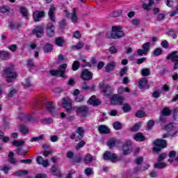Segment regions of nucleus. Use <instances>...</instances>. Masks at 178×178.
<instances>
[{
  "label": "nucleus",
  "mask_w": 178,
  "mask_h": 178,
  "mask_svg": "<svg viewBox=\"0 0 178 178\" xmlns=\"http://www.w3.org/2000/svg\"><path fill=\"white\" fill-rule=\"evenodd\" d=\"M106 38H113V40H118V38H122L124 37V32L120 26H113L112 31L108 32L106 35Z\"/></svg>",
  "instance_id": "1"
},
{
  "label": "nucleus",
  "mask_w": 178,
  "mask_h": 178,
  "mask_svg": "<svg viewBox=\"0 0 178 178\" xmlns=\"http://www.w3.org/2000/svg\"><path fill=\"white\" fill-rule=\"evenodd\" d=\"M13 67H15V65H10L8 67L4 70V76L7 83H12V81L17 77V74L13 71Z\"/></svg>",
  "instance_id": "2"
},
{
  "label": "nucleus",
  "mask_w": 178,
  "mask_h": 178,
  "mask_svg": "<svg viewBox=\"0 0 178 178\" xmlns=\"http://www.w3.org/2000/svg\"><path fill=\"white\" fill-rule=\"evenodd\" d=\"M66 67H67V64H62L58 67V70H52L50 71V74L56 77H63V79H66V75L65 72H66Z\"/></svg>",
  "instance_id": "3"
},
{
  "label": "nucleus",
  "mask_w": 178,
  "mask_h": 178,
  "mask_svg": "<svg viewBox=\"0 0 178 178\" xmlns=\"http://www.w3.org/2000/svg\"><path fill=\"white\" fill-rule=\"evenodd\" d=\"M154 147H153V151L154 152H159L162 149V148H166L168 145L166 143V140L157 139L154 143Z\"/></svg>",
  "instance_id": "4"
},
{
  "label": "nucleus",
  "mask_w": 178,
  "mask_h": 178,
  "mask_svg": "<svg viewBox=\"0 0 178 178\" xmlns=\"http://www.w3.org/2000/svg\"><path fill=\"white\" fill-rule=\"evenodd\" d=\"M103 159L105 161H111V162H118V161H119V157H118V155L115 154L106 152L103 155Z\"/></svg>",
  "instance_id": "5"
},
{
  "label": "nucleus",
  "mask_w": 178,
  "mask_h": 178,
  "mask_svg": "<svg viewBox=\"0 0 178 178\" xmlns=\"http://www.w3.org/2000/svg\"><path fill=\"white\" fill-rule=\"evenodd\" d=\"M63 106L65 108L67 113H70L73 108H72V100L69 97H65L63 99Z\"/></svg>",
  "instance_id": "6"
},
{
  "label": "nucleus",
  "mask_w": 178,
  "mask_h": 178,
  "mask_svg": "<svg viewBox=\"0 0 178 178\" xmlns=\"http://www.w3.org/2000/svg\"><path fill=\"white\" fill-rule=\"evenodd\" d=\"M165 158H166V154L165 153L161 154L158 159L159 163L154 164V168H156V169H163V168H166L167 166L166 164L165 163L161 162Z\"/></svg>",
  "instance_id": "7"
},
{
  "label": "nucleus",
  "mask_w": 178,
  "mask_h": 178,
  "mask_svg": "<svg viewBox=\"0 0 178 178\" xmlns=\"http://www.w3.org/2000/svg\"><path fill=\"white\" fill-rule=\"evenodd\" d=\"M101 87L102 92L106 97H109L112 94V91H113V88L108 84L102 83Z\"/></svg>",
  "instance_id": "8"
},
{
  "label": "nucleus",
  "mask_w": 178,
  "mask_h": 178,
  "mask_svg": "<svg viewBox=\"0 0 178 178\" xmlns=\"http://www.w3.org/2000/svg\"><path fill=\"white\" fill-rule=\"evenodd\" d=\"M124 98L118 95H113L111 99V105H123Z\"/></svg>",
  "instance_id": "9"
},
{
  "label": "nucleus",
  "mask_w": 178,
  "mask_h": 178,
  "mask_svg": "<svg viewBox=\"0 0 178 178\" xmlns=\"http://www.w3.org/2000/svg\"><path fill=\"white\" fill-rule=\"evenodd\" d=\"M92 72H90V70L87 69H84L82 70L81 74V79L83 80L90 81L92 80Z\"/></svg>",
  "instance_id": "10"
},
{
  "label": "nucleus",
  "mask_w": 178,
  "mask_h": 178,
  "mask_svg": "<svg viewBox=\"0 0 178 178\" xmlns=\"http://www.w3.org/2000/svg\"><path fill=\"white\" fill-rule=\"evenodd\" d=\"M55 10H56V7H55V5L51 4L50 6L49 12H48V16L51 22L55 23L56 22V17L55 16Z\"/></svg>",
  "instance_id": "11"
},
{
  "label": "nucleus",
  "mask_w": 178,
  "mask_h": 178,
  "mask_svg": "<svg viewBox=\"0 0 178 178\" xmlns=\"http://www.w3.org/2000/svg\"><path fill=\"white\" fill-rule=\"evenodd\" d=\"M33 34H35L38 38H41V37L44 35V26L40 25V26H36L33 29Z\"/></svg>",
  "instance_id": "12"
},
{
  "label": "nucleus",
  "mask_w": 178,
  "mask_h": 178,
  "mask_svg": "<svg viewBox=\"0 0 178 178\" xmlns=\"http://www.w3.org/2000/svg\"><path fill=\"white\" fill-rule=\"evenodd\" d=\"M47 34L48 37H54L55 35V27L52 22H49L47 26Z\"/></svg>",
  "instance_id": "13"
},
{
  "label": "nucleus",
  "mask_w": 178,
  "mask_h": 178,
  "mask_svg": "<svg viewBox=\"0 0 178 178\" xmlns=\"http://www.w3.org/2000/svg\"><path fill=\"white\" fill-rule=\"evenodd\" d=\"M46 108L47 109V111H49L51 115H52V116H54L56 110L55 109V106L54 105V104H52V102H47L46 103Z\"/></svg>",
  "instance_id": "14"
},
{
  "label": "nucleus",
  "mask_w": 178,
  "mask_h": 178,
  "mask_svg": "<svg viewBox=\"0 0 178 178\" xmlns=\"http://www.w3.org/2000/svg\"><path fill=\"white\" fill-rule=\"evenodd\" d=\"M34 22H40L42 17H44V12L36 10L33 14Z\"/></svg>",
  "instance_id": "15"
},
{
  "label": "nucleus",
  "mask_w": 178,
  "mask_h": 178,
  "mask_svg": "<svg viewBox=\"0 0 178 178\" xmlns=\"http://www.w3.org/2000/svg\"><path fill=\"white\" fill-rule=\"evenodd\" d=\"M123 152L124 155H127V154H130V151H131V142L127 141L123 146Z\"/></svg>",
  "instance_id": "16"
},
{
  "label": "nucleus",
  "mask_w": 178,
  "mask_h": 178,
  "mask_svg": "<svg viewBox=\"0 0 178 178\" xmlns=\"http://www.w3.org/2000/svg\"><path fill=\"white\" fill-rule=\"evenodd\" d=\"M36 161L38 165H42L44 168L49 166V163H48V161L44 160V158H42L41 156H38Z\"/></svg>",
  "instance_id": "17"
},
{
  "label": "nucleus",
  "mask_w": 178,
  "mask_h": 178,
  "mask_svg": "<svg viewBox=\"0 0 178 178\" xmlns=\"http://www.w3.org/2000/svg\"><path fill=\"white\" fill-rule=\"evenodd\" d=\"M88 103L90 104V105H93V106H95L97 105H99V104H101V101L97 99L95 96H92L88 101Z\"/></svg>",
  "instance_id": "18"
},
{
  "label": "nucleus",
  "mask_w": 178,
  "mask_h": 178,
  "mask_svg": "<svg viewBox=\"0 0 178 178\" xmlns=\"http://www.w3.org/2000/svg\"><path fill=\"white\" fill-rule=\"evenodd\" d=\"M165 129L167 131H175V134L178 133V127L175 126L173 123L168 124Z\"/></svg>",
  "instance_id": "19"
},
{
  "label": "nucleus",
  "mask_w": 178,
  "mask_h": 178,
  "mask_svg": "<svg viewBox=\"0 0 178 178\" xmlns=\"http://www.w3.org/2000/svg\"><path fill=\"white\" fill-rule=\"evenodd\" d=\"M167 59H170L172 62H177L178 61L177 51H174L171 54H169L167 57Z\"/></svg>",
  "instance_id": "20"
},
{
  "label": "nucleus",
  "mask_w": 178,
  "mask_h": 178,
  "mask_svg": "<svg viewBox=\"0 0 178 178\" xmlns=\"http://www.w3.org/2000/svg\"><path fill=\"white\" fill-rule=\"evenodd\" d=\"M76 133L79 136H76V141H79V140H81L84 136V129L83 127H79L76 129Z\"/></svg>",
  "instance_id": "21"
},
{
  "label": "nucleus",
  "mask_w": 178,
  "mask_h": 178,
  "mask_svg": "<svg viewBox=\"0 0 178 178\" xmlns=\"http://www.w3.org/2000/svg\"><path fill=\"white\" fill-rule=\"evenodd\" d=\"M70 15L72 23H77V21L79 20V16L77 15V11H76V8H73Z\"/></svg>",
  "instance_id": "22"
},
{
  "label": "nucleus",
  "mask_w": 178,
  "mask_h": 178,
  "mask_svg": "<svg viewBox=\"0 0 178 178\" xmlns=\"http://www.w3.org/2000/svg\"><path fill=\"white\" fill-rule=\"evenodd\" d=\"M8 162L12 163V165H16V163H17V160L15 159V153H13V152H10L8 154Z\"/></svg>",
  "instance_id": "23"
},
{
  "label": "nucleus",
  "mask_w": 178,
  "mask_h": 178,
  "mask_svg": "<svg viewBox=\"0 0 178 178\" xmlns=\"http://www.w3.org/2000/svg\"><path fill=\"white\" fill-rule=\"evenodd\" d=\"M98 131L102 134H109V131H110L109 128H108V127L105 125L99 126L98 128Z\"/></svg>",
  "instance_id": "24"
},
{
  "label": "nucleus",
  "mask_w": 178,
  "mask_h": 178,
  "mask_svg": "<svg viewBox=\"0 0 178 178\" xmlns=\"http://www.w3.org/2000/svg\"><path fill=\"white\" fill-rule=\"evenodd\" d=\"M147 83H148V81L147 80V78L140 79L139 82H138L139 88L143 89V88L147 87Z\"/></svg>",
  "instance_id": "25"
},
{
  "label": "nucleus",
  "mask_w": 178,
  "mask_h": 178,
  "mask_svg": "<svg viewBox=\"0 0 178 178\" xmlns=\"http://www.w3.org/2000/svg\"><path fill=\"white\" fill-rule=\"evenodd\" d=\"M10 58V54H9L8 51H0V58L3 59L4 60H8Z\"/></svg>",
  "instance_id": "26"
},
{
  "label": "nucleus",
  "mask_w": 178,
  "mask_h": 178,
  "mask_svg": "<svg viewBox=\"0 0 178 178\" xmlns=\"http://www.w3.org/2000/svg\"><path fill=\"white\" fill-rule=\"evenodd\" d=\"M88 112V107L86 106H82L77 107L76 113H87Z\"/></svg>",
  "instance_id": "27"
},
{
  "label": "nucleus",
  "mask_w": 178,
  "mask_h": 178,
  "mask_svg": "<svg viewBox=\"0 0 178 178\" xmlns=\"http://www.w3.org/2000/svg\"><path fill=\"white\" fill-rule=\"evenodd\" d=\"M134 139L136 141H144L145 140V137H144V135L141 133H137L134 135Z\"/></svg>",
  "instance_id": "28"
},
{
  "label": "nucleus",
  "mask_w": 178,
  "mask_h": 178,
  "mask_svg": "<svg viewBox=\"0 0 178 178\" xmlns=\"http://www.w3.org/2000/svg\"><path fill=\"white\" fill-rule=\"evenodd\" d=\"M29 175V171L26 170H19L15 172V176L18 177H22V176H27Z\"/></svg>",
  "instance_id": "29"
},
{
  "label": "nucleus",
  "mask_w": 178,
  "mask_h": 178,
  "mask_svg": "<svg viewBox=\"0 0 178 178\" xmlns=\"http://www.w3.org/2000/svg\"><path fill=\"white\" fill-rule=\"evenodd\" d=\"M115 66H116V63L115 62L109 63L106 67V72H112V70L115 69Z\"/></svg>",
  "instance_id": "30"
},
{
  "label": "nucleus",
  "mask_w": 178,
  "mask_h": 178,
  "mask_svg": "<svg viewBox=\"0 0 178 178\" xmlns=\"http://www.w3.org/2000/svg\"><path fill=\"white\" fill-rule=\"evenodd\" d=\"M44 138H45V135L42 134L38 137H33V138H31L30 142L35 143L36 141H42V140H44Z\"/></svg>",
  "instance_id": "31"
},
{
  "label": "nucleus",
  "mask_w": 178,
  "mask_h": 178,
  "mask_svg": "<svg viewBox=\"0 0 178 178\" xmlns=\"http://www.w3.org/2000/svg\"><path fill=\"white\" fill-rule=\"evenodd\" d=\"M29 129L26 125H19V131L22 134H27Z\"/></svg>",
  "instance_id": "32"
},
{
  "label": "nucleus",
  "mask_w": 178,
  "mask_h": 178,
  "mask_svg": "<svg viewBox=\"0 0 178 178\" xmlns=\"http://www.w3.org/2000/svg\"><path fill=\"white\" fill-rule=\"evenodd\" d=\"M24 140H14L13 145H14L15 147H18V148H22V147L24 145Z\"/></svg>",
  "instance_id": "33"
},
{
  "label": "nucleus",
  "mask_w": 178,
  "mask_h": 178,
  "mask_svg": "<svg viewBox=\"0 0 178 178\" xmlns=\"http://www.w3.org/2000/svg\"><path fill=\"white\" fill-rule=\"evenodd\" d=\"M42 124H52L54 123V120L52 118H44L40 120Z\"/></svg>",
  "instance_id": "34"
},
{
  "label": "nucleus",
  "mask_w": 178,
  "mask_h": 178,
  "mask_svg": "<svg viewBox=\"0 0 178 178\" xmlns=\"http://www.w3.org/2000/svg\"><path fill=\"white\" fill-rule=\"evenodd\" d=\"M118 143V140L115 139H111L107 142V145L109 147V148H113L115 145H116V143Z\"/></svg>",
  "instance_id": "35"
},
{
  "label": "nucleus",
  "mask_w": 178,
  "mask_h": 178,
  "mask_svg": "<svg viewBox=\"0 0 178 178\" xmlns=\"http://www.w3.org/2000/svg\"><path fill=\"white\" fill-rule=\"evenodd\" d=\"M52 44H47L44 48L43 51L45 54H48V52H52Z\"/></svg>",
  "instance_id": "36"
},
{
  "label": "nucleus",
  "mask_w": 178,
  "mask_h": 178,
  "mask_svg": "<svg viewBox=\"0 0 178 178\" xmlns=\"http://www.w3.org/2000/svg\"><path fill=\"white\" fill-rule=\"evenodd\" d=\"M141 74L145 77H147V76H149V74H151V70L148 68H143L141 70Z\"/></svg>",
  "instance_id": "37"
},
{
  "label": "nucleus",
  "mask_w": 178,
  "mask_h": 178,
  "mask_svg": "<svg viewBox=\"0 0 178 178\" xmlns=\"http://www.w3.org/2000/svg\"><path fill=\"white\" fill-rule=\"evenodd\" d=\"M84 161L86 163H90V162L94 161V156H92L91 154H87L85 156Z\"/></svg>",
  "instance_id": "38"
},
{
  "label": "nucleus",
  "mask_w": 178,
  "mask_h": 178,
  "mask_svg": "<svg viewBox=\"0 0 178 178\" xmlns=\"http://www.w3.org/2000/svg\"><path fill=\"white\" fill-rule=\"evenodd\" d=\"M150 46H151V43L149 42H146L143 44L142 48L144 51H146V54H148V52L149 51Z\"/></svg>",
  "instance_id": "39"
},
{
  "label": "nucleus",
  "mask_w": 178,
  "mask_h": 178,
  "mask_svg": "<svg viewBox=\"0 0 178 178\" xmlns=\"http://www.w3.org/2000/svg\"><path fill=\"white\" fill-rule=\"evenodd\" d=\"M28 152H29L28 151L23 152V150H22V147H18L17 149V154L20 156H25V155H27Z\"/></svg>",
  "instance_id": "40"
},
{
  "label": "nucleus",
  "mask_w": 178,
  "mask_h": 178,
  "mask_svg": "<svg viewBox=\"0 0 178 178\" xmlns=\"http://www.w3.org/2000/svg\"><path fill=\"white\" fill-rule=\"evenodd\" d=\"M79 67H80V63L77 60L74 61L72 67V70L76 72V70H79Z\"/></svg>",
  "instance_id": "41"
},
{
  "label": "nucleus",
  "mask_w": 178,
  "mask_h": 178,
  "mask_svg": "<svg viewBox=\"0 0 178 178\" xmlns=\"http://www.w3.org/2000/svg\"><path fill=\"white\" fill-rule=\"evenodd\" d=\"M161 115H163V116H169V115H170V110L169 109V108H164L161 111Z\"/></svg>",
  "instance_id": "42"
},
{
  "label": "nucleus",
  "mask_w": 178,
  "mask_h": 178,
  "mask_svg": "<svg viewBox=\"0 0 178 178\" xmlns=\"http://www.w3.org/2000/svg\"><path fill=\"white\" fill-rule=\"evenodd\" d=\"M84 47V43L83 42H78L76 45L72 46L73 49H81Z\"/></svg>",
  "instance_id": "43"
},
{
  "label": "nucleus",
  "mask_w": 178,
  "mask_h": 178,
  "mask_svg": "<svg viewBox=\"0 0 178 178\" xmlns=\"http://www.w3.org/2000/svg\"><path fill=\"white\" fill-rule=\"evenodd\" d=\"M153 54L154 56H159V55H162V49L161 48L155 49Z\"/></svg>",
  "instance_id": "44"
},
{
  "label": "nucleus",
  "mask_w": 178,
  "mask_h": 178,
  "mask_svg": "<svg viewBox=\"0 0 178 178\" xmlns=\"http://www.w3.org/2000/svg\"><path fill=\"white\" fill-rule=\"evenodd\" d=\"M0 10L1 13H8L10 10V8L8 6H4L0 8Z\"/></svg>",
  "instance_id": "45"
},
{
  "label": "nucleus",
  "mask_w": 178,
  "mask_h": 178,
  "mask_svg": "<svg viewBox=\"0 0 178 178\" xmlns=\"http://www.w3.org/2000/svg\"><path fill=\"white\" fill-rule=\"evenodd\" d=\"M113 128L115 129V130H120V129H122V123L119 122H114Z\"/></svg>",
  "instance_id": "46"
},
{
  "label": "nucleus",
  "mask_w": 178,
  "mask_h": 178,
  "mask_svg": "<svg viewBox=\"0 0 178 178\" xmlns=\"http://www.w3.org/2000/svg\"><path fill=\"white\" fill-rule=\"evenodd\" d=\"M20 12L23 16H29V11L27 10V8L22 7L20 8Z\"/></svg>",
  "instance_id": "47"
},
{
  "label": "nucleus",
  "mask_w": 178,
  "mask_h": 178,
  "mask_svg": "<svg viewBox=\"0 0 178 178\" xmlns=\"http://www.w3.org/2000/svg\"><path fill=\"white\" fill-rule=\"evenodd\" d=\"M131 109V108L130 107V105H129L127 104H124L123 107H122V110L125 113L130 112Z\"/></svg>",
  "instance_id": "48"
},
{
  "label": "nucleus",
  "mask_w": 178,
  "mask_h": 178,
  "mask_svg": "<svg viewBox=\"0 0 178 178\" xmlns=\"http://www.w3.org/2000/svg\"><path fill=\"white\" fill-rule=\"evenodd\" d=\"M56 45H58V47H62L63 45V39L59 38L56 39L55 41Z\"/></svg>",
  "instance_id": "49"
},
{
  "label": "nucleus",
  "mask_w": 178,
  "mask_h": 178,
  "mask_svg": "<svg viewBox=\"0 0 178 178\" xmlns=\"http://www.w3.org/2000/svg\"><path fill=\"white\" fill-rule=\"evenodd\" d=\"M144 116H145V113H144V111H139L136 113V118H144Z\"/></svg>",
  "instance_id": "50"
},
{
  "label": "nucleus",
  "mask_w": 178,
  "mask_h": 178,
  "mask_svg": "<svg viewBox=\"0 0 178 178\" xmlns=\"http://www.w3.org/2000/svg\"><path fill=\"white\" fill-rule=\"evenodd\" d=\"M122 15L121 11H114L111 13V17H118V16H120Z\"/></svg>",
  "instance_id": "51"
},
{
  "label": "nucleus",
  "mask_w": 178,
  "mask_h": 178,
  "mask_svg": "<svg viewBox=\"0 0 178 178\" xmlns=\"http://www.w3.org/2000/svg\"><path fill=\"white\" fill-rule=\"evenodd\" d=\"M127 70H129V67H124L122 69H121V71L120 72V75L123 77L126 73H127Z\"/></svg>",
  "instance_id": "52"
},
{
  "label": "nucleus",
  "mask_w": 178,
  "mask_h": 178,
  "mask_svg": "<svg viewBox=\"0 0 178 178\" xmlns=\"http://www.w3.org/2000/svg\"><path fill=\"white\" fill-rule=\"evenodd\" d=\"M72 34H73V37L74 38H76L77 40H79V38H81V33H80V31H79L74 32Z\"/></svg>",
  "instance_id": "53"
},
{
  "label": "nucleus",
  "mask_w": 178,
  "mask_h": 178,
  "mask_svg": "<svg viewBox=\"0 0 178 178\" xmlns=\"http://www.w3.org/2000/svg\"><path fill=\"white\" fill-rule=\"evenodd\" d=\"M161 94H162L161 91L156 90L152 93V97L153 98H159L161 97Z\"/></svg>",
  "instance_id": "54"
},
{
  "label": "nucleus",
  "mask_w": 178,
  "mask_h": 178,
  "mask_svg": "<svg viewBox=\"0 0 178 178\" xmlns=\"http://www.w3.org/2000/svg\"><path fill=\"white\" fill-rule=\"evenodd\" d=\"M72 162L75 163H80V162H81V156H76L74 159L72 160Z\"/></svg>",
  "instance_id": "55"
},
{
  "label": "nucleus",
  "mask_w": 178,
  "mask_h": 178,
  "mask_svg": "<svg viewBox=\"0 0 178 178\" xmlns=\"http://www.w3.org/2000/svg\"><path fill=\"white\" fill-rule=\"evenodd\" d=\"M75 101L76 102H81V101H84V96L83 95L75 96Z\"/></svg>",
  "instance_id": "56"
},
{
  "label": "nucleus",
  "mask_w": 178,
  "mask_h": 178,
  "mask_svg": "<svg viewBox=\"0 0 178 178\" xmlns=\"http://www.w3.org/2000/svg\"><path fill=\"white\" fill-rule=\"evenodd\" d=\"M145 60H147V58H138L136 60V63L137 65H141V63H144V62H145Z\"/></svg>",
  "instance_id": "57"
},
{
  "label": "nucleus",
  "mask_w": 178,
  "mask_h": 178,
  "mask_svg": "<svg viewBox=\"0 0 178 178\" xmlns=\"http://www.w3.org/2000/svg\"><path fill=\"white\" fill-rule=\"evenodd\" d=\"M58 62H63L64 60H66V56L63 54H59L58 56Z\"/></svg>",
  "instance_id": "58"
},
{
  "label": "nucleus",
  "mask_w": 178,
  "mask_h": 178,
  "mask_svg": "<svg viewBox=\"0 0 178 178\" xmlns=\"http://www.w3.org/2000/svg\"><path fill=\"white\" fill-rule=\"evenodd\" d=\"M154 124H155V122H154V120H149L147 122V127L149 130H151L152 127H154Z\"/></svg>",
  "instance_id": "59"
},
{
  "label": "nucleus",
  "mask_w": 178,
  "mask_h": 178,
  "mask_svg": "<svg viewBox=\"0 0 178 178\" xmlns=\"http://www.w3.org/2000/svg\"><path fill=\"white\" fill-rule=\"evenodd\" d=\"M137 54L139 56H143V55H147L146 51L141 49L137 50Z\"/></svg>",
  "instance_id": "60"
},
{
  "label": "nucleus",
  "mask_w": 178,
  "mask_h": 178,
  "mask_svg": "<svg viewBox=\"0 0 178 178\" xmlns=\"http://www.w3.org/2000/svg\"><path fill=\"white\" fill-rule=\"evenodd\" d=\"M84 145H86V142L82 140L78 143V145L76 146V149H80V148H83V147H84Z\"/></svg>",
  "instance_id": "61"
},
{
  "label": "nucleus",
  "mask_w": 178,
  "mask_h": 178,
  "mask_svg": "<svg viewBox=\"0 0 178 178\" xmlns=\"http://www.w3.org/2000/svg\"><path fill=\"white\" fill-rule=\"evenodd\" d=\"M108 51L111 54H116V52H118V49H116V47H115V46H113L108 49Z\"/></svg>",
  "instance_id": "62"
},
{
  "label": "nucleus",
  "mask_w": 178,
  "mask_h": 178,
  "mask_svg": "<svg viewBox=\"0 0 178 178\" xmlns=\"http://www.w3.org/2000/svg\"><path fill=\"white\" fill-rule=\"evenodd\" d=\"M85 174L87 175V176H90L92 175V168H88L85 170Z\"/></svg>",
  "instance_id": "63"
},
{
  "label": "nucleus",
  "mask_w": 178,
  "mask_h": 178,
  "mask_svg": "<svg viewBox=\"0 0 178 178\" xmlns=\"http://www.w3.org/2000/svg\"><path fill=\"white\" fill-rule=\"evenodd\" d=\"M141 126V124H135L132 128H131V131H138V129H140V127Z\"/></svg>",
  "instance_id": "64"
}]
</instances>
